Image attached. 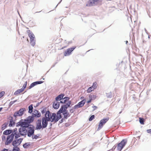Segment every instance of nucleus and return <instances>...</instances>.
Here are the masks:
<instances>
[{
	"mask_svg": "<svg viewBox=\"0 0 151 151\" xmlns=\"http://www.w3.org/2000/svg\"><path fill=\"white\" fill-rule=\"evenodd\" d=\"M18 125L21 126V127H26L28 128L29 124L26 120H21L19 122Z\"/></svg>",
	"mask_w": 151,
	"mask_h": 151,
	"instance_id": "6e6552de",
	"label": "nucleus"
},
{
	"mask_svg": "<svg viewBox=\"0 0 151 151\" xmlns=\"http://www.w3.org/2000/svg\"><path fill=\"white\" fill-rule=\"evenodd\" d=\"M22 140V139L21 138H19L17 140L14 141L12 142V145L14 147H18L21 143Z\"/></svg>",
	"mask_w": 151,
	"mask_h": 151,
	"instance_id": "ddd939ff",
	"label": "nucleus"
},
{
	"mask_svg": "<svg viewBox=\"0 0 151 151\" xmlns=\"http://www.w3.org/2000/svg\"><path fill=\"white\" fill-rule=\"evenodd\" d=\"M64 96V94L63 93L58 96L55 98L57 102H55L53 104H59L60 103L64 104H71V102L69 100V98L67 97L63 98Z\"/></svg>",
	"mask_w": 151,
	"mask_h": 151,
	"instance_id": "f03ea898",
	"label": "nucleus"
},
{
	"mask_svg": "<svg viewBox=\"0 0 151 151\" xmlns=\"http://www.w3.org/2000/svg\"><path fill=\"white\" fill-rule=\"evenodd\" d=\"M94 90L93 88H92L91 87H90L88 88L87 90V92L88 93H90L92 91H93Z\"/></svg>",
	"mask_w": 151,
	"mask_h": 151,
	"instance_id": "c85d7f7f",
	"label": "nucleus"
},
{
	"mask_svg": "<svg viewBox=\"0 0 151 151\" xmlns=\"http://www.w3.org/2000/svg\"><path fill=\"white\" fill-rule=\"evenodd\" d=\"M101 0H89L86 4L87 6H91L98 3Z\"/></svg>",
	"mask_w": 151,
	"mask_h": 151,
	"instance_id": "0eeeda50",
	"label": "nucleus"
},
{
	"mask_svg": "<svg viewBox=\"0 0 151 151\" xmlns=\"http://www.w3.org/2000/svg\"><path fill=\"white\" fill-rule=\"evenodd\" d=\"M43 111H42V113H43Z\"/></svg>",
	"mask_w": 151,
	"mask_h": 151,
	"instance_id": "3c124183",
	"label": "nucleus"
},
{
	"mask_svg": "<svg viewBox=\"0 0 151 151\" xmlns=\"http://www.w3.org/2000/svg\"><path fill=\"white\" fill-rule=\"evenodd\" d=\"M61 121H62V122H63V121H62L63 120L62 119V120H61Z\"/></svg>",
	"mask_w": 151,
	"mask_h": 151,
	"instance_id": "de8ad7c7",
	"label": "nucleus"
},
{
	"mask_svg": "<svg viewBox=\"0 0 151 151\" xmlns=\"http://www.w3.org/2000/svg\"><path fill=\"white\" fill-rule=\"evenodd\" d=\"M27 82L26 81L24 84L23 87L20 89L17 90L14 93V95H18L20 93H22L25 89L27 85Z\"/></svg>",
	"mask_w": 151,
	"mask_h": 151,
	"instance_id": "39448f33",
	"label": "nucleus"
},
{
	"mask_svg": "<svg viewBox=\"0 0 151 151\" xmlns=\"http://www.w3.org/2000/svg\"><path fill=\"white\" fill-rule=\"evenodd\" d=\"M81 99H84V97H81Z\"/></svg>",
	"mask_w": 151,
	"mask_h": 151,
	"instance_id": "37998d69",
	"label": "nucleus"
},
{
	"mask_svg": "<svg viewBox=\"0 0 151 151\" xmlns=\"http://www.w3.org/2000/svg\"><path fill=\"white\" fill-rule=\"evenodd\" d=\"M89 97L90 99V100L88 101L87 102L88 103H90L92 100L95 99L96 98V96L93 95H89Z\"/></svg>",
	"mask_w": 151,
	"mask_h": 151,
	"instance_id": "412c9836",
	"label": "nucleus"
},
{
	"mask_svg": "<svg viewBox=\"0 0 151 151\" xmlns=\"http://www.w3.org/2000/svg\"><path fill=\"white\" fill-rule=\"evenodd\" d=\"M36 128L37 129H43V128L42 127V126L40 120H38L37 121Z\"/></svg>",
	"mask_w": 151,
	"mask_h": 151,
	"instance_id": "dca6fc26",
	"label": "nucleus"
},
{
	"mask_svg": "<svg viewBox=\"0 0 151 151\" xmlns=\"http://www.w3.org/2000/svg\"><path fill=\"white\" fill-rule=\"evenodd\" d=\"M44 117L51 122H57L61 118L60 115H58L57 114L56 115L55 113H51L49 111H46Z\"/></svg>",
	"mask_w": 151,
	"mask_h": 151,
	"instance_id": "f257e3e1",
	"label": "nucleus"
},
{
	"mask_svg": "<svg viewBox=\"0 0 151 151\" xmlns=\"http://www.w3.org/2000/svg\"><path fill=\"white\" fill-rule=\"evenodd\" d=\"M139 121L140 123L142 124H144V119L143 118H141L139 117Z\"/></svg>",
	"mask_w": 151,
	"mask_h": 151,
	"instance_id": "cd10ccee",
	"label": "nucleus"
},
{
	"mask_svg": "<svg viewBox=\"0 0 151 151\" xmlns=\"http://www.w3.org/2000/svg\"><path fill=\"white\" fill-rule=\"evenodd\" d=\"M147 131L148 133L151 134V129H148Z\"/></svg>",
	"mask_w": 151,
	"mask_h": 151,
	"instance_id": "58836bf2",
	"label": "nucleus"
},
{
	"mask_svg": "<svg viewBox=\"0 0 151 151\" xmlns=\"http://www.w3.org/2000/svg\"><path fill=\"white\" fill-rule=\"evenodd\" d=\"M8 123H5L1 126V129L3 130L6 129L8 126Z\"/></svg>",
	"mask_w": 151,
	"mask_h": 151,
	"instance_id": "5701e85b",
	"label": "nucleus"
},
{
	"mask_svg": "<svg viewBox=\"0 0 151 151\" xmlns=\"http://www.w3.org/2000/svg\"><path fill=\"white\" fill-rule=\"evenodd\" d=\"M84 104H76L74 106V108L70 110V112L72 113L74 111V109L79 108L83 106Z\"/></svg>",
	"mask_w": 151,
	"mask_h": 151,
	"instance_id": "a211bd4d",
	"label": "nucleus"
},
{
	"mask_svg": "<svg viewBox=\"0 0 151 151\" xmlns=\"http://www.w3.org/2000/svg\"><path fill=\"white\" fill-rule=\"evenodd\" d=\"M25 111V109L22 108L20 109L18 111L15 112L14 114V116L15 118L17 116H20L23 114L24 112Z\"/></svg>",
	"mask_w": 151,
	"mask_h": 151,
	"instance_id": "9b49d317",
	"label": "nucleus"
},
{
	"mask_svg": "<svg viewBox=\"0 0 151 151\" xmlns=\"http://www.w3.org/2000/svg\"><path fill=\"white\" fill-rule=\"evenodd\" d=\"M5 94V92L4 91H1L0 93V98L3 96Z\"/></svg>",
	"mask_w": 151,
	"mask_h": 151,
	"instance_id": "473e14b6",
	"label": "nucleus"
},
{
	"mask_svg": "<svg viewBox=\"0 0 151 151\" xmlns=\"http://www.w3.org/2000/svg\"><path fill=\"white\" fill-rule=\"evenodd\" d=\"M109 119H101L99 125L98 129H100L103 127V125Z\"/></svg>",
	"mask_w": 151,
	"mask_h": 151,
	"instance_id": "f8f14e48",
	"label": "nucleus"
},
{
	"mask_svg": "<svg viewBox=\"0 0 151 151\" xmlns=\"http://www.w3.org/2000/svg\"><path fill=\"white\" fill-rule=\"evenodd\" d=\"M33 120L34 118L33 117L29 116L27 118L26 120L28 122L29 124L30 122H32L33 121Z\"/></svg>",
	"mask_w": 151,
	"mask_h": 151,
	"instance_id": "4be33fe9",
	"label": "nucleus"
},
{
	"mask_svg": "<svg viewBox=\"0 0 151 151\" xmlns=\"http://www.w3.org/2000/svg\"><path fill=\"white\" fill-rule=\"evenodd\" d=\"M60 104H53V107L55 109H58L59 107Z\"/></svg>",
	"mask_w": 151,
	"mask_h": 151,
	"instance_id": "2f4dec72",
	"label": "nucleus"
},
{
	"mask_svg": "<svg viewBox=\"0 0 151 151\" xmlns=\"http://www.w3.org/2000/svg\"><path fill=\"white\" fill-rule=\"evenodd\" d=\"M2 109V108H0V111H1V110Z\"/></svg>",
	"mask_w": 151,
	"mask_h": 151,
	"instance_id": "c03bdc74",
	"label": "nucleus"
},
{
	"mask_svg": "<svg viewBox=\"0 0 151 151\" xmlns=\"http://www.w3.org/2000/svg\"><path fill=\"white\" fill-rule=\"evenodd\" d=\"M12 132V130H10V129H8L4 131V132L3 134L4 135H8L11 133Z\"/></svg>",
	"mask_w": 151,
	"mask_h": 151,
	"instance_id": "6ab92c4d",
	"label": "nucleus"
},
{
	"mask_svg": "<svg viewBox=\"0 0 151 151\" xmlns=\"http://www.w3.org/2000/svg\"><path fill=\"white\" fill-rule=\"evenodd\" d=\"M5 137L4 136H3L2 137V140L3 141L4 140H5Z\"/></svg>",
	"mask_w": 151,
	"mask_h": 151,
	"instance_id": "79ce46f5",
	"label": "nucleus"
},
{
	"mask_svg": "<svg viewBox=\"0 0 151 151\" xmlns=\"http://www.w3.org/2000/svg\"><path fill=\"white\" fill-rule=\"evenodd\" d=\"M30 144L29 143H25L23 145V147L24 148H28L30 146Z\"/></svg>",
	"mask_w": 151,
	"mask_h": 151,
	"instance_id": "393cba45",
	"label": "nucleus"
},
{
	"mask_svg": "<svg viewBox=\"0 0 151 151\" xmlns=\"http://www.w3.org/2000/svg\"><path fill=\"white\" fill-rule=\"evenodd\" d=\"M29 36L30 38V40H35V36L32 33H29Z\"/></svg>",
	"mask_w": 151,
	"mask_h": 151,
	"instance_id": "aec40b11",
	"label": "nucleus"
},
{
	"mask_svg": "<svg viewBox=\"0 0 151 151\" xmlns=\"http://www.w3.org/2000/svg\"><path fill=\"white\" fill-rule=\"evenodd\" d=\"M43 81H36L32 83L30 85L29 87V89H30L36 85L38 84H40L43 83Z\"/></svg>",
	"mask_w": 151,
	"mask_h": 151,
	"instance_id": "f3484780",
	"label": "nucleus"
},
{
	"mask_svg": "<svg viewBox=\"0 0 151 151\" xmlns=\"http://www.w3.org/2000/svg\"><path fill=\"white\" fill-rule=\"evenodd\" d=\"M93 110H94L97 109V107H96V106H94L93 107Z\"/></svg>",
	"mask_w": 151,
	"mask_h": 151,
	"instance_id": "a19ab883",
	"label": "nucleus"
},
{
	"mask_svg": "<svg viewBox=\"0 0 151 151\" xmlns=\"http://www.w3.org/2000/svg\"><path fill=\"white\" fill-rule=\"evenodd\" d=\"M27 130V135L28 137H31L34 134V129L32 127H29Z\"/></svg>",
	"mask_w": 151,
	"mask_h": 151,
	"instance_id": "2eb2a0df",
	"label": "nucleus"
},
{
	"mask_svg": "<svg viewBox=\"0 0 151 151\" xmlns=\"http://www.w3.org/2000/svg\"><path fill=\"white\" fill-rule=\"evenodd\" d=\"M14 138V134L12 133L11 134L8 135L7 138L5 142L6 145H9L12 141Z\"/></svg>",
	"mask_w": 151,
	"mask_h": 151,
	"instance_id": "423d86ee",
	"label": "nucleus"
},
{
	"mask_svg": "<svg viewBox=\"0 0 151 151\" xmlns=\"http://www.w3.org/2000/svg\"><path fill=\"white\" fill-rule=\"evenodd\" d=\"M19 150L20 149L18 147L14 146L12 151H19Z\"/></svg>",
	"mask_w": 151,
	"mask_h": 151,
	"instance_id": "c756f323",
	"label": "nucleus"
},
{
	"mask_svg": "<svg viewBox=\"0 0 151 151\" xmlns=\"http://www.w3.org/2000/svg\"><path fill=\"white\" fill-rule=\"evenodd\" d=\"M38 105H36V106H37Z\"/></svg>",
	"mask_w": 151,
	"mask_h": 151,
	"instance_id": "8fccbe9b",
	"label": "nucleus"
},
{
	"mask_svg": "<svg viewBox=\"0 0 151 151\" xmlns=\"http://www.w3.org/2000/svg\"><path fill=\"white\" fill-rule=\"evenodd\" d=\"M39 136V135H35L34 136H33L32 137V139H37L38 138V137Z\"/></svg>",
	"mask_w": 151,
	"mask_h": 151,
	"instance_id": "e433bc0d",
	"label": "nucleus"
},
{
	"mask_svg": "<svg viewBox=\"0 0 151 151\" xmlns=\"http://www.w3.org/2000/svg\"><path fill=\"white\" fill-rule=\"evenodd\" d=\"M70 106V104H66L62 106L60 110L57 112V114L60 115L61 117V116L60 114L61 113H63V118L65 119H67L70 116L69 113L66 111V110L68 107Z\"/></svg>",
	"mask_w": 151,
	"mask_h": 151,
	"instance_id": "7ed1b4c3",
	"label": "nucleus"
},
{
	"mask_svg": "<svg viewBox=\"0 0 151 151\" xmlns=\"http://www.w3.org/2000/svg\"><path fill=\"white\" fill-rule=\"evenodd\" d=\"M12 102H10V104H12L13 103H11Z\"/></svg>",
	"mask_w": 151,
	"mask_h": 151,
	"instance_id": "a18cd8bd",
	"label": "nucleus"
},
{
	"mask_svg": "<svg viewBox=\"0 0 151 151\" xmlns=\"http://www.w3.org/2000/svg\"><path fill=\"white\" fill-rule=\"evenodd\" d=\"M127 141L123 139L120 143L118 144L117 147L114 146L112 148V151H121L122 149L125 146Z\"/></svg>",
	"mask_w": 151,
	"mask_h": 151,
	"instance_id": "20e7f679",
	"label": "nucleus"
},
{
	"mask_svg": "<svg viewBox=\"0 0 151 151\" xmlns=\"http://www.w3.org/2000/svg\"><path fill=\"white\" fill-rule=\"evenodd\" d=\"M17 128H15L13 130V132H12V133H13H13H14V132H17Z\"/></svg>",
	"mask_w": 151,
	"mask_h": 151,
	"instance_id": "4c0bfd02",
	"label": "nucleus"
},
{
	"mask_svg": "<svg viewBox=\"0 0 151 151\" xmlns=\"http://www.w3.org/2000/svg\"><path fill=\"white\" fill-rule=\"evenodd\" d=\"M94 115H92L89 118V121H91L94 118Z\"/></svg>",
	"mask_w": 151,
	"mask_h": 151,
	"instance_id": "72a5a7b5",
	"label": "nucleus"
},
{
	"mask_svg": "<svg viewBox=\"0 0 151 151\" xmlns=\"http://www.w3.org/2000/svg\"><path fill=\"white\" fill-rule=\"evenodd\" d=\"M97 83L96 82H94L93 85L91 86V87L93 88L94 90L97 87Z\"/></svg>",
	"mask_w": 151,
	"mask_h": 151,
	"instance_id": "bb28decb",
	"label": "nucleus"
},
{
	"mask_svg": "<svg viewBox=\"0 0 151 151\" xmlns=\"http://www.w3.org/2000/svg\"><path fill=\"white\" fill-rule=\"evenodd\" d=\"M30 43L32 46H34L35 44V40H30Z\"/></svg>",
	"mask_w": 151,
	"mask_h": 151,
	"instance_id": "7c9ffc66",
	"label": "nucleus"
},
{
	"mask_svg": "<svg viewBox=\"0 0 151 151\" xmlns=\"http://www.w3.org/2000/svg\"><path fill=\"white\" fill-rule=\"evenodd\" d=\"M28 31H29V32H30V30H28Z\"/></svg>",
	"mask_w": 151,
	"mask_h": 151,
	"instance_id": "09e8293b",
	"label": "nucleus"
},
{
	"mask_svg": "<svg viewBox=\"0 0 151 151\" xmlns=\"http://www.w3.org/2000/svg\"><path fill=\"white\" fill-rule=\"evenodd\" d=\"M36 116L37 117H40V116H41V114H40V113H38V114H36Z\"/></svg>",
	"mask_w": 151,
	"mask_h": 151,
	"instance_id": "ea45409f",
	"label": "nucleus"
},
{
	"mask_svg": "<svg viewBox=\"0 0 151 151\" xmlns=\"http://www.w3.org/2000/svg\"><path fill=\"white\" fill-rule=\"evenodd\" d=\"M13 134H14V136H15V138H17L19 137L20 135V133H19L18 132H14L13 133Z\"/></svg>",
	"mask_w": 151,
	"mask_h": 151,
	"instance_id": "b1692460",
	"label": "nucleus"
},
{
	"mask_svg": "<svg viewBox=\"0 0 151 151\" xmlns=\"http://www.w3.org/2000/svg\"><path fill=\"white\" fill-rule=\"evenodd\" d=\"M26 127H21L19 129V132L20 135L25 136L27 135V130Z\"/></svg>",
	"mask_w": 151,
	"mask_h": 151,
	"instance_id": "1a4fd4ad",
	"label": "nucleus"
},
{
	"mask_svg": "<svg viewBox=\"0 0 151 151\" xmlns=\"http://www.w3.org/2000/svg\"><path fill=\"white\" fill-rule=\"evenodd\" d=\"M14 123L12 122V121H10V122L9 124V127H12L13 125H14Z\"/></svg>",
	"mask_w": 151,
	"mask_h": 151,
	"instance_id": "c9c22d12",
	"label": "nucleus"
},
{
	"mask_svg": "<svg viewBox=\"0 0 151 151\" xmlns=\"http://www.w3.org/2000/svg\"><path fill=\"white\" fill-rule=\"evenodd\" d=\"M86 100L85 99L79 102L78 104H85L86 103Z\"/></svg>",
	"mask_w": 151,
	"mask_h": 151,
	"instance_id": "f704fd0d",
	"label": "nucleus"
},
{
	"mask_svg": "<svg viewBox=\"0 0 151 151\" xmlns=\"http://www.w3.org/2000/svg\"><path fill=\"white\" fill-rule=\"evenodd\" d=\"M49 121L47 119H46L44 117L42 118V122L43 128H45L47 127L48 124V122Z\"/></svg>",
	"mask_w": 151,
	"mask_h": 151,
	"instance_id": "4468645a",
	"label": "nucleus"
},
{
	"mask_svg": "<svg viewBox=\"0 0 151 151\" xmlns=\"http://www.w3.org/2000/svg\"><path fill=\"white\" fill-rule=\"evenodd\" d=\"M128 42V41H127L126 42V43H127Z\"/></svg>",
	"mask_w": 151,
	"mask_h": 151,
	"instance_id": "49530a36",
	"label": "nucleus"
},
{
	"mask_svg": "<svg viewBox=\"0 0 151 151\" xmlns=\"http://www.w3.org/2000/svg\"><path fill=\"white\" fill-rule=\"evenodd\" d=\"M33 109L32 105V104H31L29 106V113H31L32 111V109Z\"/></svg>",
	"mask_w": 151,
	"mask_h": 151,
	"instance_id": "a878e982",
	"label": "nucleus"
},
{
	"mask_svg": "<svg viewBox=\"0 0 151 151\" xmlns=\"http://www.w3.org/2000/svg\"><path fill=\"white\" fill-rule=\"evenodd\" d=\"M76 47L74 46L68 49L64 53V55L66 56L71 54V52L76 48Z\"/></svg>",
	"mask_w": 151,
	"mask_h": 151,
	"instance_id": "9d476101",
	"label": "nucleus"
}]
</instances>
